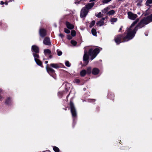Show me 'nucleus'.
I'll return each mask as SVG.
<instances>
[{
  "label": "nucleus",
  "mask_w": 152,
  "mask_h": 152,
  "mask_svg": "<svg viewBox=\"0 0 152 152\" xmlns=\"http://www.w3.org/2000/svg\"><path fill=\"white\" fill-rule=\"evenodd\" d=\"M95 21L93 20V21H92L91 23L90 24V27L91 28L94 25V24H95Z\"/></svg>",
  "instance_id": "nucleus-30"
},
{
  "label": "nucleus",
  "mask_w": 152,
  "mask_h": 152,
  "mask_svg": "<svg viewBox=\"0 0 152 152\" xmlns=\"http://www.w3.org/2000/svg\"><path fill=\"white\" fill-rule=\"evenodd\" d=\"M117 20V19L116 18H113L111 19V22L112 23H114L116 22Z\"/></svg>",
  "instance_id": "nucleus-27"
},
{
  "label": "nucleus",
  "mask_w": 152,
  "mask_h": 152,
  "mask_svg": "<svg viewBox=\"0 0 152 152\" xmlns=\"http://www.w3.org/2000/svg\"><path fill=\"white\" fill-rule=\"evenodd\" d=\"M95 0H91L90 1H95Z\"/></svg>",
  "instance_id": "nucleus-45"
},
{
  "label": "nucleus",
  "mask_w": 152,
  "mask_h": 152,
  "mask_svg": "<svg viewBox=\"0 0 152 152\" xmlns=\"http://www.w3.org/2000/svg\"><path fill=\"white\" fill-rule=\"evenodd\" d=\"M137 22V21L136 20L133 22L129 28L127 29L124 34V36L123 37L124 42L128 41L134 37L137 29L138 26H135Z\"/></svg>",
  "instance_id": "nucleus-1"
},
{
  "label": "nucleus",
  "mask_w": 152,
  "mask_h": 152,
  "mask_svg": "<svg viewBox=\"0 0 152 152\" xmlns=\"http://www.w3.org/2000/svg\"><path fill=\"white\" fill-rule=\"evenodd\" d=\"M66 27L69 29H72L74 28V25L69 22H66Z\"/></svg>",
  "instance_id": "nucleus-15"
},
{
  "label": "nucleus",
  "mask_w": 152,
  "mask_h": 152,
  "mask_svg": "<svg viewBox=\"0 0 152 152\" xmlns=\"http://www.w3.org/2000/svg\"><path fill=\"white\" fill-rule=\"evenodd\" d=\"M122 37L121 35H118L115 39V42L117 44H118L121 42V39Z\"/></svg>",
  "instance_id": "nucleus-12"
},
{
  "label": "nucleus",
  "mask_w": 152,
  "mask_h": 152,
  "mask_svg": "<svg viewBox=\"0 0 152 152\" xmlns=\"http://www.w3.org/2000/svg\"><path fill=\"white\" fill-rule=\"evenodd\" d=\"M91 32L93 35L95 36H96V31L95 29H92L91 30Z\"/></svg>",
  "instance_id": "nucleus-22"
},
{
  "label": "nucleus",
  "mask_w": 152,
  "mask_h": 152,
  "mask_svg": "<svg viewBox=\"0 0 152 152\" xmlns=\"http://www.w3.org/2000/svg\"><path fill=\"white\" fill-rule=\"evenodd\" d=\"M44 54L45 56H48L50 58H52L51 55V51L50 50L48 49H45L44 51Z\"/></svg>",
  "instance_id": "nucleus-13"
},
{
  "label": "nucleus",
  "mask_w": 152,
  "mask_h": 152,
  "mask_svg": "<svg viewBox=\"0 0 152 152\" xmlns=\"http://www.w3.org/2000/svg\"><path fill=\"white\" fill-rule=\"evenodd\" d=\"M88 12V11L85 7H83L82 9L81 12L80 16L81 18H83L85 17L87 14Z\"/></svg>",
  "instance_id": "nucleus-6"
},
{
  "label": "nucleus",
  "mask_w": 152,
  "mask_h": 152,
  "mask_svg": "<svg viewBox=\"0 0 152 152\" xmlns=\"http://www.w3.org/2000/svg\"><path fill=\"white\" fill-rule=\"evenodd\" d=\"M4 4V2L2 1H1L0 2V4L1 5H3Z\"/></svg>",
  "instance_id": "nucleus-39"
},
{
  "label": "nucleus",
  "mask_w": 152,
  "mask_h": 152,
  "mask_svg": "<svg viewBox=\"0 0 152 152\" xmlns=\"http://www.w3.org/2000/svg\"><path fill=\"white\" fill-rule=\"evenodd\" d=\"M71 43L72 45L74 46L75 45L77 44L76 42L74 40H71Z\"/></svg>",
  "instance_id": "nucleus-28"
},
{
  "label": "nucleus",
  "mask_w": 152,
  "mask_h": 152,
  "mask_svg": "<svg viewBox=\"0 0 152 152\" xmlns=\"http://www.w3.org/2000/svg\"><path fill=\"white\" fill-rule=\"evenodd\" d=\"M147 4H151L152 3V0H148L146 1Z\"/></svg>",
  "instance_id": "nucleus-35"
},
{
  "label": "nucleus",
  "mask_w": 152,
  "mask_h": 152,
  "mask_svg": "<svg viewBox=\"0 0 152 152\" xmlns=\"http://www.w3.org/2000/svg\"><path fill=\"white\" fill-rule=\"evenodd\" d=\"M32 50L34 52L36 53H38L39 51V49L38 47L37 46L34 45L32 46Z\"/></svg>",
  "instance_id": "nucleus-16"
},
{
  "label": "nucleus",
  "mask_w": 152,
  "mask_h": 152,
  "mask_svg": "<svg viewBox=\"0 0 152 152\" xmlns=\"http://www.w3.org/2000/svg\"><path fill=\"white\" fill-rule=\"evenodd\" d=\"M67 38L69 39H71L72 38V37L70 35H67Z\"/></svg>",
  "instance_id": "nucleus-36"
},
{
  "label": "nucleus",
  "mask_w": 152,
  "mask_h": 152,
  "mask_svg": "<svg viewBox=\"0 0 152 152\" xmlns=\"http://www.w3.org/2000/svg\"><path fill=\"white\" fill-rule=\"evenodd\" d=\"M66 66L67 67H69L70 66V64L68 61H66L65 63Z\"/></svg>",
  "instance_id": "nucleus-33"
},
{
  "label": "nucleus",
  "mask_w": 152,
  "mask_h": 152,
  "mask_svg": "<svg viewBox=\"0 0 152 152\" xmlns=\"http://www.w3.org/2000/svg\"><path fill=\"white\" fill-rule=\"evenodd\" d=\"M50 66L56 69L57 68L60 67L59 64H50Z\"/></svg>",
  "instance_id": "nucleus-19"
},
{
  "label": "nucleus",
  "mask_w": 152,
  "mask_h": 152,
  "mask_svg": "<svg viewBox=\"0 0 152 152\" xmlns=\"http://www.w3.org/2000/svg\"><path fill=\"white\" fill-rule=\"evenodd\" d=\"M96 16L98 17H100L102 16V15L101 12H99L97 15H96Z\"/></svg>",
  "instance_id": "nucleus-34"
},
{
  "label": "nucleus",
  "mask_w": 152,
  "mask_h": 152,
  "mask_svg": "<svg viewBox=\"0 0 152 152\" xmlns=\"http://www.w3.org/2000/svg\"><path fill=\"white\" fill-rule=\"evenodd\" d=\"M45 63H46V64H47V63H48V61H45Z\"/></svg>",
  "instance_id": "nucleus-44"
},
{
  "label": "nucleus",
  "mask_w": 152,
  "mask_h": 152,
  "mask_svg": "<svg viewBox=\"0 0 152 152\" xmlns=\"http://www.w3.org/2000/svg\"><path fill=\"white\" fill-rule=\"evenodd\" d=\"M6 4L7 5V3H6Z\"/></svg>",
  "instance_id": "nucleus-47"
},
{
  "label": "nucleus",
  "mask_w": 152,
  "mask_h": 152,
  "mask_svg": "<svg viewBox=\"0 0 152 152\" xmlns=\"http://www.w3.org/2000/svg\"><path fill=\"white\" fill-rule=\"evenodd\" d=\"M87 73L86 71L85 70H83L81 71L80 74L81 76H84Z\"/></svg>",
  "instance_id": "nucleus-21"
},
{
  "label": "nucleus",
  "mask_w": 152,
  "mask_h": 152,
  "mask_svg": "<svg viewBox=\"0 0 152 152\" xmlns=\"http://www.w3.org/2000/svg\"><path fill=\"white\" fill-rule=\"evenodd\" d=\"M10 100V98H8L6 100V102L7 104H8L9 103V101Z\"/></svg>",
  "instance_id": "nucleus-37"
},
{
  "label": "nucleus",
  "mask_w": 152,
  "mask_h": 152,
  "mask_svg": "<svg viewBox=\"0 0 152 152\" xmlns=\"http://www.w3.org/2000/svg\"><path fill=\"white\" fill-rule=\"evenodd\" d=\"M152 21V14L150 16L142 20L140 22V24L143 23L145 24H147L149 23Z\"/></svg>",
  "instance_id": "nucleus-4"
},
{
  "label": "nucleus",
  "mask_w": 152,
  "mask_h": 152,
  "mask_svg": "<svg viewBox=\"0 0 152 152\" xmlns=\"http://www.w3.org/2000/svg\"><path fill=\"white\" fill-rule=\"evenodd\" d=\"M99 50L98 48H96L94 50L91 49L89 50V55L91 57L90 59L91 60L93 59L99 53Z\"/></svg>",
  "instance_id": "nucleus-2"
},
{
  "label": "nucleus",
  "mask_w": 152,
  "mask_h": 152,
  "mask_svg": "<svg viewBox=\"0 0 152 152\" xmlns=\"http://www.w3.org/2000/svg\"><path fill=\"white\" fill-rule=\"evenodd\" d=\"M86 73L88 74H90L91 73V67H88L87 68Z\"/></svg>",
  "instance_id": "nucleus-25"
},
{
  "label": "nucleus",
  "mask_w": 152,
  "mask_h": 152,
  "mask_svg": "<svg viewBox=\"0 0 152 152\" xmlns=\"http://www.w3.org/2000/svg\"><path fill=\"white\" fill-rule=\"evenodd\" d=\"M2 92V90L1 89H0V93H1Z\"/></svg>",
  "instance_id": "nucleus-42"
},
{
  "label": "nucleus",
  "mask_w": 152,
  "mask_h": 152,
  "mask_svg": "<svg viewBox=\"0 0 152 152\" xmlns=\"http://www.w3.org/2000/svg\"><path fill=\"white\" fill-rule=\"evenodd\" d=\"M115 13V11L114 10H112L107 13V14L109 15H113Z\"/></svg>",
  "instance_id": "nucleus-24"
},
{
  "label": "nucleus",
  "mask_w": 152,
  "mask_h": 152,
  "mask_svg": "<svg viewBox=\"0 0 152 152\" xmlns=\"http://www.w3.org/2000/svg\"><path fill=\"white\" fill-rule=\"evenodd\" d=\"M3 98L0 95V100Z\"/></svg>",
  "instance_id": "nucleus-41"
},
{
  "label": "nucleus",
  "mask_w": 152,
  "mask_h": 152,
  "mask_svg": "<svg viewBox=\"0 0 152 152\" xmlns=\"http://www.w3.org/2000/svg\"><path fill=\"white\" fill-rule=\"evenodd\" d=\"M99 70L97 68H94L92 71V73L94 75L98 74L99 72Z\"/></svg>",
  "instance_id": "nucleus-17"
},
{
  "label": "nucleus",
  "mask_w": 152,
  "mask_h": 152,
  "mask_svg": "<svg viewBox=\"0 0 152 152\" xmlns=\"http://www.w3.org/2000/svg\"><path fill=\"white\" fill-rule=\"evenodd\" d=\"M111 0H103L102 2L104 4H106L111 1Z\"/></svg>",
  "instance_id": "nucleus-31"
},
{
  "label": "nucleus",
  "mask_w": 152,
  "mask_h": 152,
  "mask_svg": "<svg viewBox=\"0 0 152 152\" xmlns=\"http://www.w3.org/2000/svg\"><path fill=\"white\" fill-rule=\"evenodd\" d=\"M104 18H102V19L97 23L96 24L99 26H101L104 24Z\"/></svg>",
  "instance_id": "nucleus-18"
},
{
  "label": "nucleus",
  "mask_w": 152,
  "mask_h": 152,
  "mask_svg": "<svg viewBox=\"0 0 152 152\" xmlns=\"http://www.w3.org/2000/svg\"><path fill=\"white\" fill-rule=\"evenodd\" d=\"M43 42L44 44L47 45H51L50 39L48 37H46L45 38Z\"/></svg>",
  "instance_id": "nucleus-9"
},
{
  "label": "nucleus",
  "mask_w": 152,
  "mask_h": 152,
  "mask_svg": "<svg viewBox=\"0 0 152 152\" xmlns=\"http://www.w3.org/2000/svg\"><path fill=\"white\" fill-rule=\"evenodd\" d=\"M46 70L47 72L49 73V74L51 76H52V73H54V70L52 68L48 66V65H47L46 67Z\"/></svg>",
  "instance_id": "nucleus-11"
},
{
  "label": "nucleus",
  "mask_w": 152,
  "mask_h": 152,
  "mask_svg": "<svg viewBox=\"0 0 152 152\" xmlns=\"http://www.w3.org/2000/svg\"><path fill=\"white\" fill-rule=\"evenodd\" d=\"M110 7H108L104 8L103 10H102V12L103 13H105L110 10Z\"/></svg>",
  "instance_id": "nucleus-20"
},
{
  "label": "nucleus",
  "mask_w": 152,
  "mask_h": 152,
  "mask_svg": "<svg viewBox=\"0 0 152 152\" xmlns=\"http://www.w3.org/2000/svg\"><path fill=\"white\" fill-rule=\"evenodd\" d=\"M128 17L131 20H134L137 17V15L135 14H133L131 12H128L127 13Z\"/></svg>",
  "instance_id": "nucleus-5"
},
{
  "label": "nucleus",
  "mask_w": 152,
  "mask_h": 152,
  "mask_svg": "<svg viewBox=\"0 0 152 152\" xmlns=\"http://www.w3.org/2000/svg\"><path fill=\"white\" fill-rule=\"evenodd\" d=\"M53 150L56 152H59V149L57 147L53 146Z\"/></svg>",
  "instance_id": "nucleus-23"
},
{
  "label": "nucleus",
  "mask_w": 152,
  "mask_h": 152,
  "mask_svg": "<svg viewBox=\"0 0 152 152\" xmlns=\"http://www.w3.org/2000/svg\"><path fill=\"white\" fill-rule=\"evenodd\" d=\"M46 152V151H45V152Z\"/></svg>",
  "instance_id": "nucleus-48"
},
{
  "label": "nucleus",
  "mask_w": 152,
  "mask_h": 152,
  "mask_svg": "<svg viewBox=\"0 0 152 152\" xmlns=\"http://www.w3.org/2000/svg\"><path fill=\"white\" fill-rule=\"evenodd\" d=\"M33 55L35 61L37 64L39 65H41L42 64V63L38 59L39 57V55L36 53H33Z\"/></svg>",
  "instance_id": "nucleus-7"
},
{
  "label": "nucleus",
  "mask_w": 152,
  "mask_h": 152,
  "mask_svg": "<svg viewBox=\"0 0 152 152\" xmlns=\"http://www.w3.org/2000/svg\"><path fill=\"white\" fill-rule=\"evenodd\" d=\"M76 81V82H79V80L78 79H76L75 80Z\"/></svg>",
  "instance_id": "nucleus-40"
},
{
  "label": "nucleus",
  "mask_w": 152,
  "mask_h": 152,
  "mask_svg": "<svg viewBox=\"0 0 152 152\" xmlns=\"http://www.w3.org/2000/svg\"><path fill=\"white\" fill-rule=\"evenodd\" d=\"M39 34L40 36L43 37L46 35V31L44 29H40L39 31Z\"/></svg>",
  "instance_id": "nucleus-10"
},
{
  "label": "nucleus",
  "mask_w": 152,
  "mask_h": 152,
  "mask_svg": "<svg viewBox=\"0 0 152 152\" xmlns=\"http://www.w3.org/2000/svg\"><path fill=\"white\" fill-rule=\"evenodd\" d=\"M88 57L87 55V52H85L83 57V60L84 63V65L85 66L87 65L88 63Z\"/></svg>",
  "instance_id": "nucleus-8"
},
{
  "label": "nucleus",
  "mask_w": 152,
  "mask_h": 152,
  "mask_svg": "<svg viewBox=\"0 0 152 152\" xmlns=\"http://www.w3.org/2000/svg\"><path fill=\"white\" fill-rule=\"evenodd\" d=\"M57 54L58 56H61L62 53V52L59 50H57Z\"/></svg>",
  "instance_id": "nucleus-29"
},
{
  "label": "nucleus",
  "mask_w": 152,
  "mask_h": 152,
  "mask_svg": "<svg viewBox=\"0 0 152 152\" xmlns=\"http://www.w3.org/2000/svg\"><path fill=\"white\" fill-rule=\"evenodd\" d=\"M71 34L72 36L74 37L76 35V32L75 30H72L71 31Z\"/></svg>",
  "instance_id": "nucleus-26"
},
{
  "label": "nucleus",
  "mask_w": 152,
  "mask_h": 152,
  "mask_svg": "<svg viewBox=\"0 0 152 152\" xmlns=\"http://www.w3.org/2000/svg\"><path fill=\"white\" fill-rule=\"evenodd\" d=\"M94 4V2L89 3L86 4L84 7L88 11V10L91 9Z\"/></svg>",
  "instance_id": "nucleus-14"
},
{
  "label": "nucleus",
  "mask_w": 152,
  "mask_h": 152,
  "mask_svg": "<svg viewBox=\"0 0 152 152\" xmlns=\"http://www.w3.org/2000/svg\"><path fill=\"white\" fill-rule=\"evenodd\" d=\"M92 100H93V101H95V100L93 99Z\"/></svg>",
  "instance_id": "nucleus-46"
},
{
  "label": "nucleus",
  "mask_w": 152,
  "mask_h": 152,
  "mask_svg": "<svg viewBox=\"0 0 152 152\" xmlns=\"http://www.w3.org/2000/svg\"><path fill=\"white\" fill-rule=\"evenodd\" d=\"M59 36L60 37H61V38H63L64 37V35L62 34H60L59 35Z\"/></svg>",
  "instance_id": "nucleus-38"
},
{
  "label": "nucleus",
  "mask_w": 152,
  "mask_h": 152,
  "mask_svg": "<svg viewBox=\"0 0 152 152\" xmlns=\"http://www.w3.org/2000/svg\"><path fill=\"white\" fill-rule=\"evenodd\" d=\"M122 27H121L120 28V30H119V31H120V30H121V29H122Z\"/></svg>",
  "instance_id": "nucleus-43"
},
{
  "label": "nucleus",
  "mask_w": 152,
  "mask_h": 152,
  "mask_svg": "<svg viewBox=\"0 0 152 152\" xmlns=\"http://www.w3.org/2000/svg\"><path fill=\"white\" fill-rule=\"evenodd\" d=\"M70 106L71 108V111L73 117H75L76 116V109L74 107L73 103L72 102H70Z\"/></svg>",
  "instance_id": "nucleus-3"
},
{
  "label": "nucleus",
  "mask_w": 152,
  "mask_h": 152,
  "mask_svg": "<svg viewBox=\"0 0 152 152\" xmlns=\"http://www.w3.org/2000/svg\"><path fill=\"white\" fill-rule=\"evenodd\" d=\"M64 31L67 34H69L70 32V31L66 28H65L64 29Z\"/></svg>",
  "instance_id": "nucleus-32"
}]
</instances>
